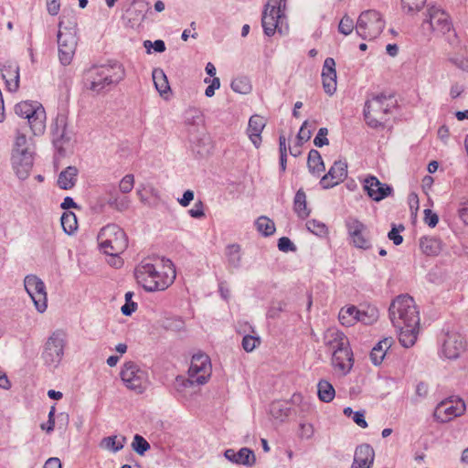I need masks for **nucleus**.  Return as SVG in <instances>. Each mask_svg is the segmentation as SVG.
Listing matches in <instances>:
<instances>
[{"instance_id":"obj_1","label":"nucleus","mask_w":468,"mask_h":468,"mask_svg":"<svg viewBox=\"0 0 468 468\" xmlns=\"http://www.w3.org/2000/svg\"><path fill=\"white\" fill-rule=\"evenodd\" d=\"M176 269L168 259H161L155 263L142 261L135 268L137 282L147 292L165 291L176 279Z\"/></svg>"},{"instance_id":"obj_2","label":"nucleus","mask_w":468,"mask_h":468,"mask_svg":"<svg viewBox=\"0 0 468 468\" xmlns=\"http://www.w3.org/2000/svg\"><path fill=\"white\" fill-rule=\"evenodd\" d=\"M125 77V69L119 62L95 65L85 70L83 83L87 90L99 94L117 85Z\"/></svg>"},{"instance_id":"obj_3","label":"nucleus","mask_w":468,"mask_h":468,"mask_svg":"<svg viewBox=\"0 0 468 468\" xmlns=\"http://www.w3.org/2000/svg\"><path fill=\"white\" fill-rule=\"evenodd\" d=\"M97 239L101 250L112 257L122 253L128 246L125 232L116 224H108L101 228Z\"/></svg>"},{"instance_id":"obj_4","label":"nucleus","mask_w":468,"mask_h":468,"mask_svg":"<svg viewBox=\"0 0 468 468\" xmlns=\"http://www.w3.org/2000/svg\"><path fill=\"white\" fill-rule=\"evenodd\" d=\"M57 38L59 61L63 66H68L74 58L78 45L76 22L70 21L65 26L64 21L60 20Z\"/></svg>"},{"instance_id":"obj_5","label":"nucleus","mask_w":468,"mask_h":468,"mask_svg":"<svg viewBox=\"0 0 468 468\" xmlns=\"http://www.w3.org/2000/svg\"><path fill=\"white\" fill-rule=\"evenodd\" d=\"M15 112L21 118L27 119L32 133L41 135L46 130V111L38 101H25L15 106Z\"/></svg>"},{"instance_id":"obj_6","label":"nucleus","mask_w":468,"mask_h":468,"mask_svg":"<svg viewBox=\"0 0 468 468\" xmlns=\"http://www.w3.org/2000/svg\"><path fill=\"white\" fill-rule=\"evenodd\" d=\"M393 106L392 97L384 93L373 95L367 99L364 108V117L367 125L378 128L382 125L385 116Z\"/></svg>"},{"instance_id":"obj_7","label":"nucleus","mask_w":468,"mask_h":468,"mask_svg":"<svg viewBox=\"0 0 468 468\" xmlns=\"http://www.w3.org/2000/svg\"><path fill=\"white\" fill-rule=\"evenodd\" d=\"M385 20L381 14L374 9L362 12L356 23V33L364 40L377 38L385 28Z\"/></svg>"},{"instance_id":"obj_8","label":"nucleus","mask_w":468,"mask_h":468,"mask_svg":"<svg viewBox=\"0 0 468 468\" xmlns=\"http://www.w3.org/2000/svg\"><path fill=\"white\" fill-rule=\"evenodd\" d=\"M391 322H420V314L414 299L409 294L395 298L388 309Z\"/></svg>"},{"instance_id":"obj_9","label":"nucleus","mask_w":468,"mask_h":468,"mask_svg":"<svg viewBox=\"0 0 468 468\" xmlns=\"http://www.w3.org/2000/svg\"><path fill=\"white\" fill-rule=\"evenodd\" d=\"M441 344V354L445 358L456 359L465 350V341L453 327L442 328L439 335Z\"/></svg>"},{"instance_id":"obj_10","label":"nucleus","mask_w":468,"mask_h":468,"mask_svg":"<svg viewBox=\"0 0 468 468\" xmlns=\"http://www.w3.org/2000/svg\"><path fill=\"white\" fill-rule=\"evenodd\" d=\"M66 344V333L62 330L55 331L47 340L42 358L46 366L57 367L64 356V346Z\"/></svg>"},{"instance_id":"obj_11","label":"nucleus","mask_w":468,"mask_h":468,"mask_svg":"<svg viewBox=\"0 0 468 468\" xmlns=\"http://www.w3.org/2000/svg\"><path fill=\"white\" fill-rule=\"evenodd\" d=\"M120 376L125 387L136 394H142L146 389L148 374L134 362L124 363Z\"/></svg>"},{"instance_id":"obj_12","label":"nucleus","mask_w":468,"mask_h":468,"mask_svg":"<svg viewBox=\"0 0 468 468\" xmlns=\"http://www.w3.org/2000/svg\"><path fill=\"white\" fill-rule=\"evenodd\" d=\"M24 287L37 312L44 313L48 307V293L44 282L35 274H28L24 279Z\"/></svg>"},{"instance_id":"obj_13","label":"nucleus","mask_w":468,"mask_h":468,"mask_svg":"<svg viewBox=\"0 0 468 468\" xmlns=\"http://www.w3.org/2000/svg\"><path fill=\"white\" fill-rule=\"evenodd\" d=\"M466 410L464 401L459 397H450L441 401L434 410V418L442 422H448L462 416Z\"/></svg>"},{"instance_id":"obj_14","label":"nucleus","mask_w":468,"mask_h":468,"mask_svg":"<svg viewBox=\"0 0 468 468\" xmlns=\"http://www.w3.org/2000/svg\"><path fill=\"white\" fill-rule=\"evenodd\" d=\"M210 358L205 353H197L192 356L188 376L196 380L197 385H204L211 376Z\"/></svg>"},{"instance_id":"obj_15","label":"nucleus","mask_w":468,"mask_h":468,"mask_svg":"<svg viewBox=\"0 0 468 468\" xmlns=\"http://www.w3.org/2000/svg\"><path fill=\"white\" fill-rule=\"evenodd\" d=\"M378 310L373 305L357 308L349 305L339 311V320H355L356 322H376L378 319Z\"/></svg>"},{"instance_id":"obj_16","label":"nucleus","mask_w":468,"mask_h":468,"mask_svg":"<svg viewBox=\"0 0 468 468\" xmlns=\"http://www.w3.org/2000/svg\"><path fill=\"white\" fill-rule=\"evenodd\" d=\"M268 2L265 5L264 11L261 17V26L264 34L268 37H271L275 34L276 30L282 32L279 24L282 19L281 6L278 5L277 0Z\"/></svg>"},{"instance_id":"obj_17","label":"nucleus","mask_w":468,"mask_h":468,"mask_svg":"<svg viewBox=\"0 0 468 468\" xmlns=\"http://www.w3.org/2000/svg\"><path fill=\"white\" fill-rule=\"evenodd\" d=\"M428 25L429 30L437 31L441 34L450 32L452 22L449 16L438 6H431L428 9L427 18L424 20L423 27Z\"/></svg>"},{"instance_id":"obj_18","label":"nucleus","mask_w":468,"mask_h":468,"mask_svg":"<svg viewBox=\"0 0 468 468\" xmlns=\"http://www.w3.org/2000/svg\"><path fill=\"white\" fill-rule=\"evenodd\" d=\"M331 365L339 374L346 376L354 365L353 352L349 341L340 348L332 351Z\"/></svg>"},{"instance_id":"obj_19","label":"nucleus","mask_w":468,"mask_h":468,"mask_svg":"<svg viewBox=\"0 0 468 468\" xmlns=\"http://www.w3.org/2000/svg\"><path fill=\"white\" fill-rule=\"evenodd\" d=\"M346 228L351 242L355 247L362 250L371 248V241L366 225L356 218H348Z\"/></svg>"},{"instance_id":"obj_20","label":"nucleus","mask_w":468,"mask_h":468,"mask_svg":"<svg viewBox=\"0 0 468 468\" xmlns=\"http://www.w3.org/2000/svg\"><path fill=\"white\" fill-rule=\"evenodd\" d=\"M52 143L60 157L65 156L66 148L69 144L70 138L67 132V123L63 116L58 117L51 126Z\"/></svg>"},{"instance_id":"obj_21","label":"nucleus","mask_w":468,"mask_h":468,"mask_svg":"<svg viewBox=\"0 0 468 468\" xmlns=\"http://www.w3.org/2000/svg\"><path fill=\"white\" fill-rule=\"evenodd\" d=\"M364 189L374 201H381L390 196L393 188L388 184L381 183L376 176H369L364 180Z\"/></svg>"},{"instance_id":"obj_22","label":"nucleus","mask_w":468,"mask_h":468,"mask_svg":"<svg viewBox=\"0 0 468 468\" xmlns=\"http://www.w3.org/2000/svg\"><path fill=\"white\" fill-rule=\"evenodd\" d=\"M12 165L16 175L19 179H27L33 166L32 152H13Z\"/></svg>"},{"instance_id":"obj_23","label":"nucleus","mask_w":468,"mask_h":468,"mask_svg":"<svg viewBox=\"0 0 468 468\" xmlns=\"http://www.w3.org/2000/svg\"><path fill=\"white\" fill-rule=\"evenodd\" d=\"M347 165L345 162L335 161L331 166L327 174H325L320 180V185L323 188L327 189L333 187L346 177Z\"/></svg>"},{"instance_id":"obj_24","label":"nucleus","mask_w":468,"mask_h":468,"mask_svg":"<svg viewBox=\"0 0 468 468\" xmlns=\"http://www.w3.org/2000/svg\"><path fill=\"white\" fill-rule=\"evenodd\" d=\"M2 78L5 80V89L9 92H16L19 89L20 74L17 62L5 61L1 68Z\"/></svg>"},{"instance_id":"obj_25","label":"nucleus","mask_w":468,"mask_h":468,"mask_svg":"<svg viewBox=\"0 0 468 468\" xmlns=\"http://www.w3.org/2000/svg\"><path fill=\"white\" fill-rule=\"evenodd\" d=\"M322 82L324 92L333 95L336 90L335 61L333 58H326L322 69Z\"/></svg>"},{"instance_id":"obj_26","label":"nucleus","mask_w":468,"mask_h":468,"mask_svg":"<svg viewBox=\"0 0 468 468\" xmlns=\"http://www.w3.org/2000/svg\"><path fill=\"white\" fill-rule=\"evenodd\" d=\"M227 460L238 465L252 467L256 463V456L252 450L243 447L238 452L234 449H228L224 452Z\"/></svg>"},{"instance_id":"obj_27","label":"nucleus","mask_w":468,"mask_h":468,"mask_svg":"<svg viewBox=\"0 0 468 468\" xmlns=\"http://www.w3.org/2000/svg\"><path fill=\"white\" fill-rule=\"evenodd\" d=\"M375 452L369 444H362L355 451L351 468H371L374 463Z\"/></svg>"},{"instance_id":"obj_28","label":"nucleus","mask_w":468,"mask_h":468,"mask_svg":"<svg viewBox=\"0 0 468 468\" xmlns=\"http://www.w3.org/2000/svg\"><path fill=\"white\" fill-rule=\"evenodd\" d=\"M265 125V120L261 115H252L249 120L247 134L256 148H259L261 144V133Z\"/></svg>"},{"instance_id":"obj_29","label":"nucleus","mask_w":468,"mask_h":468,"mask_svg":"<svg viewBox=\"0 0 468 468\" xmlns=\"http://www.w3.org/2000/svg\"><path fill=\"white\" fill-rule=\"evenodd\" d=\"M420 333V324H402L399 327V340L402 346L409 348L414 346Z\"/></svg>"},{"instance_id":"obj_30","label":"nucleus","mask_w":468,"mask_h":468,"mask_svg":"<svg viewBox=\"0 0 468 468\" xmlns=\"http://www.w3.org/2000/svg\"><path fill=\"white\" fill-rule=\"evenodd\" d=\"M347 341H349L347 336L335 327H329L324 333V344L331 351L340 348L343 345H347Z\"/></svg>"},{"instance_id":"obj_31","label":"nucleus","mask_w":468,"mask_h":468,"mask_svg":"<svg viewBox=\"0 0 468 468\" xmlns=\"http://www.w3.org/2000/svg\"><path fill=\"white\" fill-rule=\"evenodd\" d=\"M393 344L392 337H386L380 340L371 350L370 352V359L371 362L375 366H379L385 356L387 351L391 347Z\"/></svg>"},{"instance_id":"obj_32","label":"nucleus","mask_w":468,"mask_h":468,"mask_svg":"<svg viewBox=\"0 0 468 468\" xmlns=\"http://www.w3.org/2000/svg\"><path fill=\"white\" fill-rule=\"evenodd\" d=\"M78 174L79 170L76 166H68L58 175L57 181L58 187L64 190L71 189L76 184Z\"/></svg>"},{"instance_id":"obj_33","label":"nucleus","mask_w":468,"mask_h":468,"mask_svg":"<svg viewBox=\"0 0 468 468\" xmlns=\"http://www.w3.org/2000/svg\"><path fill=\"white\" fill-rule=\"evenodd\" d=\"M421 251L428 256H436L441 250V242L433 237H423L420 239Z\"/></svg>"},{"instance_id":"obj_34","label":"nucleus","mask_w":468,"mask_h":468,"mask_svg":"<svg viewBox=\"0 0 468 468\" xmlns=\"http://www.w3.org/2000/svg\"><path fill=\"white\" fill-rule=\"evenodd\" d=\"M293 210L301 218H306L310 215V209L307 207L306 195L303 189H299L293 199Z\"/></svg>"},{"instance_id":"obj_35","label":"nucleus","mask_w":468,"mask_h":468,"mask_svg":"<svg viewBox=\"0 0 468 468\" xmlns=\"http://www.w3.org/2000/svg\"><path fill=\"white\" fill-rule=\"evenodd\" d=\"M307 165L310 173L314 175H319L324 171V165L320 153L312 149L308 154Z\"/></svg>"},{"instance_id":"obj_36","label":"nucleus","mask_w":468,"mask_h":468,"mask_svg":"<svg viewBox=\"0 0 468 468\" xmlns=\"http://www.w3.org/2000/svg\"><path fill=\"white\" fill-rule=\"evenodd\" d=\"M317 394L321 401L328 403L334 399L335 390L329 381L322 379L317 385Z\"/></svg>"},{"instance_id":"obj_37","label":"nucleus","mask_w":468,"mask_h":468,"mask_svg":"<svg viewBox=\"0 0 468 468\" xmlns=\"http://www.w3.org/2000/svg\"><path fill=\"white\" fill-rule=\"evenodd\" d=\"M186 125L189 127H199L204 122L203 113L197 108H188L184 114Z\"/></svg>"},{"instance_id":"obj_38","label":"nucleus","mask_w":468,"mask_h":468,"mask_svg":"<svg viewBox=\"0 0 468 468\" xmlns=\"http://www.w3.org/2000/svg\"><path fill=\"white\" fill-rule=\"evenodd\" d=\"M228 264L230 268L238 269L241 263L240 247L238 244H230L226 249Z\"/></svg>"},{"instance_id":"obj_39","label":"nucleus","mask_w":468,"mask_h":468,"mask_svg":"<svg viewBox=\"0 0 468 468\" xmlns=\"http://www.w3.org/2000/svg\"><path fill=\"white\" fill-rule=\"evenodd\" d=\"M126 442V438L124 436H122L121 438H118L117 436H109L105 437L101 441V447L109 450L113 452H117L121 451L124 443Z\"/></svg>"},{"instance_id":"obj_40","label":"nucleus","mask_w":468,"mask_h":468,"mask_svg":"<svg viewBox=\"0 0 468 468\" xmlns=\"http://www.w3.org/2000/svg\"><path fill=\"white\" fill-rule=\"evenodd\" d=\"M257 230L265 237L271 236L275 232L274 222L265 216L259 217L255 221Z\"/></svg>"},{"instance_id":"obj_41","label":"nucleus","mask_w":468,"mask_h":468,"mask_svg":"<svg viewBox=\"0 0 468 468\" xmlns=\"http://www.w3.org/2000/svg\"><path fill=\"white\" fill-rule=\"evenodd\" d=\"M233 91L240 94H248L251 91L252 86L248 77L240 76L235 78L230 84Z\"/></svg>"},{"instance_id":"obj_42","label":"nucleus","mask_w":468,"mask_h":468,"mask_svg":"<svg viewBox=\"0 0 468 468\" xmlns=\"http://www.w3.org/2000/svg\"><path fill=\"white\" fill-rule=\"evenodd\" d=\"M153 80L156 90L161 93H165L169 90L168 81L163 69H154L152 73Z\"/></svg>"},{"instance_id":"obj_43","label":"nucleus","mask_w":468,"mask_h":468,"mask_svg":"<svg viewBox=\"0 0 468 468\" xmlns=\"http://www.w3.org/2000/svg\"><path fill=\"white\" fill-rule=\"evenodd\" d=\"M61 226L65 233L70 235L78 228V221L73 212H64L60 218Z\"/></svg>"},{"instance_id":"obj_44","label":"nucleus","mask_w":468,"mask_h":468,"mask_svg":"<svg viewBox=\"0 0 468 468\" xmlns=\"http://www.w3.org/2000/svg\"><path fill=\"white\" fill-rule=\"evenodd\" d=\"M270 412L271 416L277 420L282 421L286 417L290 414V408L286 403L282 402H273L271 405Z\"/></svg>"},{"instance_id":"obj_45","label":"nucleus","mask_w":468,"mask_h":468,"mask_svg":"<svg viewBox=\"0 0 468 468\" xmlns=\"http://www.w3.org/2000/svg\"><path fill=\"white\" fill-rule=\"evenodd\" d=\"M306 229L308 231L318 237H324L328 232L326 225L324 222L316 219L308 220L306 222Z\"/></svg>"},{"instance_id":"obj_46","label":"nucleus","mask_w":468,"mask_h":468,"mask_svg":"<svg viewBox=\"0 0 468 468\" xmlns=\"http://www.w3.org/2000/svg\"><path fill=\"white\" fill-rule=\"evenodd\" d=\"M108 204L118 211H125L130 207L131 200L127 197L116 195L109 198Z\"/></svg>"},{"instance_id":"obj_47","label":"nucleus","mask_w":468,"mask_h":468,"mask_svg":"<svg viewBox=\"0 0 468 468\" xmlns=\"http://www.w3.org/2000/svg\"><path fill=\"white\" fill-rule=\"evenodd\" d=\"M261 344V336H255L245 334L242 337L241 346L242 348L250 353L256 349Z\"/></svg>"},{"instance_id":"obj_48","label":"nucleus","mask_w":468,"mask_h":468,"mask_svg":"<svg viewBox=\"0 0 468 468\" xmlns=\"http://www.w3.org/2000/svg\"><path fill=\"white\" fill-rule=\"evenodd\" d=\"M132 448L139 455H144L150 449V444L143 436L135 434Z\"/></svg>"},{"instance_id":"obj_49","label":"nucleus","mask_w":468,"mask_h":468,"mask_svg":"<svg viewBox=\"0 0 468 468\" xmlns=\"http://www.w3.org/2000/svg\"><path fill=\"white\" fill-rule=\"evenodd\" d=\"M354 29H356V25H354L353 19L349 16L345 15L339 22L338 31L345 36H348Z\"/></svg>"},{"instance_id":"obj_50","label":"nucleus","mask_w":468,"mask_h":468,"mask_svg":"<svg viewBox=\"0 0 468 468\" xmlns=\"http://www.w3.org/2000/svg\"><path fill=\"white\" fill-rule=\"evenodd\" d=\"M426 0H401L402 8L407 13L420 11Z\"/></svg>"},{"instance_id":"obj_51","label":"nucleus","mask_w":468,"mask_h":468,"mask_svg":"<svg viewBox=\"0 0 468 468\" xmlns=\"http://www.w3.org/2000/svg\"><path fill=\"white\" fill-rule=\"evenodd\" d=\"M134 186V176L132 174L124 176L119 184V189L122 193H130Z\"/></svg>"},{"instance_id":"obj_52","label":"nucleus","mask_w":468,"mask_h":468,"mask_svg":"<svg viewBox=\"0 0 468 468\" xmlns=\"http://www.w3.org/2000/svg\"><path fill=\"white\" fill-rule=\"evenodd\" d=\"M13 152H30L27 147V139L24 134H17L15 141Z\"/></svg>"},{"instance_id":"obj_53","label":"nucleus","mask_w":468,"mask_h":468,"mask_svg":"<svg viewBox=\"0 0 468 468\" xmlns=\"http://www.w3.org/2000/svg\"><path fill=\"white\" fill-rule=\"evenodd\" d=\"M196 384V380H192V378L188 376V378L178 376L175 381V388L178 392H182L185 388Z\"/></svg>"},{"instance_id":"obj_54","label":"nucleus","mask_w":468,"mask_h":468,"mask_svg":"<svg viewBox=\"0 0 468 468\" xmlns=\"http://www.w3.org/2000/svg\"><path fill=\"white\" fill-rule=\"evenodd\" d=\"M278 249L282 252L295 251L296 246L287 237H282L278 240Z\"/></svg>"},{"instance_id":"obj_55","label":"nucleus","mask_w":468,"mask_h":468,"mask_svg":"<svg viewBox=\"0 0 468 468\" xmlns=\"http://www.w3.org/2000/svg\"><path fill=\"white\" fill-rule=\"evenodd\" d=\"M144 47L147 49V52L150 53L151 48H154L155 52L162 53L165 50V44L163 40L158 39L154 42L150 40H145L144 42Z\"/></svg>"},{"instance_id":"obj_56","label":"nucleus","mask_w":468,"mask_h":468,"mask_svg":"<svg viewBox=\"0 0 468 468\" xmlns=\"http://www.w3.org/2000/svg\"><path fill=\"white\" fill-rule=\"evenodd\" d=\"M328 131L326 128H320L316 136L314 139V144L317 147H323L324 145H327L329 141L326 137Z\"/></svg>"},{"instance_id":"obj_57","label":"nucleus","mask_w":468,"mask_h":468,"mask_svg":"<svg viewBox=\"0 0 468 468\" xmlns=\"http://www.w3.org/2000/svg\"><path fill=\"white\" fill-rule=\"evenodd\" d=\"M404 230V227L399 225V229L393 226L391 230L388 233V238L393 241L395 245H399L403 241V237L399 234L400 231Z\"/></svg>"},{"instance_id":"obj_58","label":"nucleus","mask_w":468,"mask_h":468,"mask_svg":"<svg viewBox=\"0 0 468 468\" xmlns=\"http://www.w3.org/2000/svg\"><path fill=\"white\" fill-rule=\"evenodd\" d=\"M307 126H308V122L305 121V122H303V123L302 124V126L299 130V133L297 134V140L299 142V144H302L304 142H307L311 138L312 132Z\"/></svg>"},{"instance_id":"obj_59","label":"nucleus","mask_w":468,"mask_h":468,"mask_svg":"<svg viewBox=\"0 0 468 468\" xmlns=\"http://www.w3.org/2000/svg\"><path fill=\"white\" fill-rule=\"evenodd\" d=\"M190 217L194 218H201L205 216L204 203L201 200L196 202L191 209L188 210Z\"/></svg>"},{"instance_id":"obj_60","label":"nucleus","mask_w":468,"mask_h":468,"mask_svg":"<svg viewBox=\"0 0 468 468\" xmlns=\"http://www.w3.org/2000/svg\"><path fill=\"white\" fill-rule=\"evenodd\" d=\"M424 222L431 228H434L439 222V217L431 209L424 210Z\"/></svg>"},{"instance_id":"obj_61","label":"nucleus","mask_w":468,"mask_h":468,"mask_svg":"<svg viewBox=\"0 0 468 468\" xmlns=\"http://www.w3.org/2000/svg\"><path fill=\"white\" fill-rule=\"evenodd\" d=\"M314 430L311 423H301L299 436L302 439H311L314 435Z\"/></svg>"},{"instance_id":"obj_62","label":"nucleus","mask_w":468,"mask_h":468,"mask_svg":"<svg viewBox=\"0 0 468 468\" xmlns=\"http://www.w3.org/2000/svg\"><path fill=\"white\" fill-rule=\"evenodd\" d=\"M354 422L358 425L361 428H367V422L365 419V411L364 410H357L354 412L353 416Z\"/></svg>"},{"instance_id":"obj_63","label":"nucleus","mask_w":468,"mask_h":468,"mask_svg":"<svg viewBox=\"0 0 468 468\" xmlns=\"http://www.w3.org/2000/svg\"><path fill=\"white\" fill-rule=\"evenodd\" d=\"M47 9L49 15L56 16L58 14L60 9V4L58 0H47Z\"/></svg>"},{"instance_id":"obj_64","label":"nucleus","mask_w":468,"mask_h":468,"mask_svg":"<svg viewBox=\"0 0 468 468\" xmlns=\"http://www.w3.org/2000/svg\"><path fill=\"white\" fill-rule=\"evenodd\" d=\"M459 217L464 224L468 225V200L461 204Z\"/></svg>"}]
</instances>
